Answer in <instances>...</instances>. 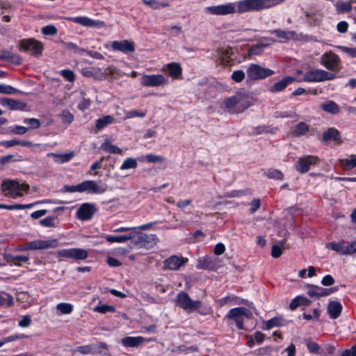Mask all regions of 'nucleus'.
Here are the masks:
<instances>
[{
	"instance_id": "obj_1",
	"label": "nucleus",
	"mask_w": 356,
	"mask_h": 356,
	"mask_svg": "<svg viewBox=\"0 0 356 356\" xmlns=\"http://www.w3.org/2000/svg\"><path fill=\"white\" fill-rule=\"evenodd\" d=\"M285 0H241L236 1L237 13L258 12L266 10L284 2Z\"/></svg>"
},
{
	"instance_id": "obj_2",
	"label": "nucleus",
	"mask_w": 356,
	"mask_h": 356,
	"mask_svg": "<svg viewBox=\"0 0 356 356\" xmlns=\"http://www.w3.org/2000/svg\"><path fill=\"white\" fill-rule=\"evenodd\" d=\"M223 104L229 112L241 113L252 104V98L245 92H238L232 97L225 98Z\"/></svg>"
},
{
	"instance_id": "obj_3",
	"label": "nucleus",
	"mask_w": 356,
	"mask_h": 356,
	"mask_svg": "<svg viewBox=\"0 0 356 356\" xmlns=\"http://www.w3.org/2000/svg\"><path fill=\"white\" fill-rule=\"evenodd\" d=\"M252 317V312L243 307H235L229 311L225 318L229 323L234 322L239 330H244V321L245 319H250Z\"/></svg>"
},
{
	"instance_id": "obj_4",
	"label": "nucleus",
	"mask_w": 356,
	"mask_h": 356,
	"mask_svg": "<svg viewBox=\"0 0 356 356\" xmlns=\"http://www.w3.org/2000/svg\"><path fill=\"white\" fill-rule=\"evenodd\" d=\"M296 78L297 82H322L334 79L335 75L323 70L313 68L306 71L302 77Z\"/></svg>"
},
{
	"instance_id": "obj_5",
	"label": "nucleus",
	"mask_w": 356,
	"mask_h": 356,
	"mask_svg": "<svg viewBox=\"0 0 356 356\" xmlns=\"http://www.w3.org/2000/svg\"><path fill=\"white\" fill-rule=\"evenodd\" d=\"M2 187L8 191L9 195L13 198L21 197L23 196V192H27L29 186L25 183H19L16 180H5L2 183Z\"/></svg>"
},
{
	"instance_id": "obj_6",
	"label": "nucleus",
	"mask_w": 356,
	"mask_h": 356,
	"mask_svg": "<svg viewBox=\"0 0 356 356\" xmlns=\"http://www.w3.org/2000/svg\"><path fill=\"white\" fill-rule=\"evenodd\" d=\"M169 82V79L161 74H143L140 78V84L144 87H163Z\"/></svg>"
},
{
	"instance_id": "obj_7",
	"label": "nucleus",
	"mask_w": 356,
	"mask_h": 356,
	"mask_svg": "<svg viewBox=\"0 0 356 356\" xmlns=\"http://www.w3.org/2000/svg\"><path fill=\"white\" fill-rule=\"evenodd\" d=\"M236 2H229L225 4L207 6L204 8V12L213 15H227L237 13Z\"/></svg>"
},
{
	"instance_id": "obj_8",
	"label": "nucleus",
	"mask_w": 356,
	"mask_h": 356,
	"mask_svg": "<svg viewBox=\"0 0 356 356\" xmlns=\"http://www.w3.org/2000/svg\"><path fill=\"white\" fill-rule=\"evenodd\" d=\"M176 305L180 307L184 310L191 312L199 309L202 303L198 300H193L185 292H180L177 294L175 299Z\"/></svg>"
},
{
	"instance_id": "obj_9",
	"label": "nucleus",
	"mask_w": 356,
	"mask_h": 356,
	"mask_svg": "<svg viewBox=\"0 0 356 356\" xmlns=\"http://www.w3.org/2000/svg\"><path fill=\"white\" fill-rule=\"evenodd\" d=\"M20 50L29 52L31 55L38 56L43 50L42 43L33 38L23 39L19 43Z\"/></svg>"
},
{
	"instance_id": "obj_10",
	"label": "nucleus",
	"mask_w": 356,
	"mask_h": 356,
	"mask_svg": "<svg viewBox=\"0 0 356 356\" xmlns=\"http://www.w3.org/2000/svg\"><path fill=\"white\" fill-rule=\"evenodd\" d=\"M275 72L268 68H264L257 64H251L247 69V76L250 80L263 79L274 74Z\"/></svg>"
},
{
	"instance_id": "obj_11",
	"label": "nucleus",
	"mask_w": 356,
	"mask_h": 356,
	"mask_svg": "<svg viewBox=\"0 0 356 356\" xmlns=\"http://www.w3.org/2000/svg\"><path fill=\"white\" fill-rule=\"evenodd\" d=\"M82 183V193L86 192L89 194H102L108 190V185L101 180H86Z\"/></svg>"
},
{
	"instance_id": "obj_12",
	"label": "nucleus",
	"mask_w": 356,
	"mask_h": 356,
	"mask_svg": "<svg viewBox=\"0 0 356 356\" xmlns=\"http://www.w3.org/2000/svg\"><path fill=\"white\" fill-rule=\"evenodd\" d=\"M56 254L60 257H65L75 260H83L88 257V251L81 248L62 249L58 250Z\"/></svg>"
},
{
	"instance_id": "obj_13",
	"label": "nucleus",
	"mask_w": 356,
	"mask_h": 356,
	"mask_svg": "<svg viewBox=\"0 0 356 356\" xmlns=\"http://www.w3.org/2000/svg\"><path fill=\"white\" fill-rule=\"evenodd\" d=\"M58 241L57 239L35 240L26 243L23 250H44L57 247Z\"/></svg>"
},
{
	"instance_id": "obj_14",
	"label": "nucleus",
	"mask_w": 356,
	"mask_h": 356,
	"mask_svg": "<svg viewBox=\"0 0 356 356\" xmlns=\"http://www.w3.org/2000/svg\"><path fill=\"white\" fill-rule=\"evenodd\" d=\"M64 19L69 22H74L86 27L102 28L105 26L104 22L99 20H94L86 16L65 17Z\"/></svg>"
},
{
	"instance_id": "obj_15",
	"label": "nucleus",
	"mask_w": 356,
	"mask_h": 356,
	"mask_svg": "<svg viewBox=\"0 0 356 356\" xmlns=\"http://www.w3.org/2000/svg\"><path fill=\"white\" fill-rule=\"evenodd\" d=\"M188 262V259L182 256L172 255L163 261V268L169 270H177Z\"/></svg>"
},
{
	"instance_id": "obj_16",
	"label": "nucleus",
	"mask_w": 356,
	"mask_h": 356,
	"mask_svg": "<svg viewBox=\"0 0 356 356\" xmlns=\"http://www.w3.org/2000/svg\"><path fill=\"white\" fill-rule=\"evenodd\" d=\"M96 211L97 209L93 204L84 203L76 210V216L82 221H87L92 218Z\"/></svg>"
},
{
	"instance_id": "obj_17",
	"label": "nucleus",
	"mask_w": 356,
	"mask_h": 356,
	"mask_svg": "<svg viewBox=\"0 0 356 356\" xmlns=\"http://www.w3.org/2000/svg\"><path fill=\"white\" fill-rule=\"evenodd\" d=\"M318 161V159L314 156H307L300 157L295 164V168L300 173L307 172L312 165H316Z\"/></svg>"
},
{
	"instance_id": "obj_18",
	"label": "nucleus",
	"mask_w": 356,
	"mask_h": 356,
	"mask_svg": "<svg viewBox=\"0 0 356 356\" xmlns=\"http://www.w3.org/2000/svg\"><path fill=\"white\" fill-rule=\"evenodd\" d=\"M232 51L230 47H226L218 49L214 55L216 63L223 66L229 65L232 61Z\"/></svg>"
},
{
	"instance_id": "obj_19",
	"label": "nucleus",
	"mask_w": 356,
	"mask_h": 356,
	"mask_svg": "<svg viewBox=\"0 0 356 356\" xmlns=\"http://www.w3.org/2000/svg\"><path fill=\"white\" fill-rule=\"evenodd\" d=\"M340 59L332 52L325 53L321 58V63L329 70H337L339 68Z\"/></svg>"
},
{
	"instance_id": "obj_20",
	"label": "nucleus",
	"mask_w": 356,
	"mask_h": 356,
	"mask_svg": "<svg viewBox=\"0 0 356 356\" xmlns=\"http://www.w3.org/2000/svg\"><path fill=\"white\" fill-rule=\"evenodd\" d=\"M110 46L113 51H121L124 54L135 51L134 42L128 40L113 41L110 43Z\"/></svg>"
},
{
	"instance_id": "obj_21",
	"label": "nucleus",
	"mask_w": 356,
	"mask_h": 356,
	"mask_svg": "<svg viewBox=\"0 0 356 356\" xmlns=\"http://www.w3.org/2000/svg\"><path fill=\"white\" fill-rule=\"evenodd\" d=\"M297 82V78L287 76L284 77L280 81H277L270 86L269 90L271 92H277L284 90L289 84Z\"/></svg>"
},
{
	"instance_id": "obj_22",
	"label": "nucleus",
	"mask_w": 356,
	"mask_h": 356,
	"mask_svg": "<svg viewBox=\"0 0 356 356\" xmlns=\"http://www.w3.org/2000/svg\"><path fill=\"white\" fill-rule=\"evenodd\" d=\"M0 104L3 106L8 107L10 110H19L23 111L26 108V104L10 98L0 99Z\"/></svg>"
},
{
	"instance_id": "obj_23",
	"label": "nucleus",
	"mask_w": 356,
	"mask_h": 356,
	"mask_svg": "<svg viewBox=\"0 0 356 356\" xmlns=\"http://www.w3.org/2000/svg\"><path fill=\"white\" fill-rule=\"evenodd\" d=\"M4 258L7 263L10 265L21 266L23 264L27 263L29 261L28 255H17V254H5Z\"/></svg>"
},
{
	"instance_id": "obj_24",
	"label": "nucleus",
	"mask_w": 356,
	"mask_h": 356,
	"mask_svg": "<svg viewBox=\"0 0 356 356\" xmlns=\"http://www.w3.org/2000/svg\"><path fill=\"white\" fill-rule=\"evenodd\" d=\"M337 289H324L318 286H312L311 289H309L307 291V294L310 297H324L330 295L334 291H336Z\"/></svg>"
},
{
	"instance_id": "obj_25",
	"label": "nucleus",
	"mask_w": 356,
	"mask_h": 356,
	"mask_svg": "<svg viewBox=\"0 0 356 356\" xmlns=\"http://www.w3.org/2000/svg\"><path fill=\"white\" fill-rule=\"evenodd\" d=\"M342 305L338 301H330L327 305V312L332 319L337 318L341 313Z\"/></svg>"
},
{
	"instance_id": "obj_26",
	"label": "nucleus",
	"mask_w": 356,
	"mask_h": 356,
	"mask_svg": "<svg viewBox=\"0 0 356 356\" xmlns=\"http://www.w3.org/2000/svg\"><path fill=\"white\" fill-rule=\"evenodd\" d=\"M269 32L271 34H275L279 38L280 42H286L294 39L296 36V33L293 31H284L277 29L270 31Z\"/></svg>"
},
{
	"instance_id": "obj_27",
	"label": "nucleus",
	"mask_w": 356,
	"mask_h": 356,
	"mask_svg": "<svg viewBox=\"0 0 356 356\" xmlns=\"http://www.w3.org/2000/svg\"><path fill=\"white\" fill-rule=\"evenodd\" d=\"M163 70H168L169 75L174 79H178L182 74V68L180 64L176 62L165 65Z\"/></svg>"
},
{
	"instance_id": "obj_28",
	"label": "nucleus",
	"mask_w": 356,
	"mask_h": 356,
	"mask_svg": "<svg viewBox=\"0 0 356 356\" xmlns=\"http://www.w3.org/2000/svg\"><path fill=\"white\" fill-rule=\"evenodd\" d=\"M145 341L144 337H126L121 339L120 342L124 347H137Z\"/></svg>"
},
{
	"instance_id": "obj_29",
	"label": "nucleus",
	"mask_w": 356,
	"mask_h": 356,
	"mask_svg": "<svg viewBox=\"0 0 356 356\" xmlns=\"http://www.w3.org/2000/svg\"><path fill=\"white\" fill-rule=\"evenodd\" d=\"M311 300L306 297L298 296L291 300L289 307L291 310L293 311L300 306L307 307L311 304Z\"/></svg>"
},
{
	"instance_id": "obj_30",
	"label": "nucleus",
	"mask_w": 356,
	"mask_h": 356,
	"mask_svg": "<svg viewBox=\"0 0 356 356\" xmlns=\"http://www.w3.org/2000/svg\"><path fill=\"white\" fill-rule=\"evenodd\" d=\"M74 152H71L65 154H56V153H49L47 154L48 157H53L54 161L58 163H64L70 161L74 156Z\"/></svg>"
},
{
	"instance_id": "obj_31",
	"label": "nucleus",
	"mask_w": 356,
	"mask_h": 356,
	"mask_svg": "<svg viewBox=\"0 0 356 356\" xmlns=\"http://www.w3.org/2000/svg\"><path fill=\"white\" fill-rule=\"evenodd\" d=\"M340 138V133L335 128H329L323 135V140L325 143L330 140L339 141Z\"/></svg>"
},
{
	"instance_id": "obj_32",
	"label": "nucleus",
	"mask_w": 356,
	"mask_h": 356,
	"mask_svg": "<svg viewBox=\"0 0 356 356\" xmlns=\"http://www.w3.org/2000/svg\"><path fill=\"white\" fill-rule=\"evenodd\" d=\"M334 6L337 13L339 14L348 13L352 9V4L350 0L347 1H343L341 0L334 1Z\"/></svg>"
},
{
	"instance_id": "obj_33",
	"label": "nucleus",
	"mask_w": 356,
	"mask_h": 356,
	"mask_svg": "<svg viewBox=\"0 0 356 356\" xmlns=\"http://www.w3.org/2000/svg\"><path fill=\"white\" fill-rule=\"evenodd\" d=\"M325 248L333 251H335L341 254H345V248H346V242L344 241H332L330 243H327L325 244Z\"/></svg>"
},
{
	"instance_id": "obj_34",
	"label": "nucleus",
	"mask_w": 356,
	"mask_h": 356,
	"mask_svg": "<svg viewBox=\"0 0 356 356\" xmlns=\"http://www.w3.org/2000/svg\"><path fill=\"white\" fill-rule=\"evenodd\" d=\"M81 74L86 77H94L97 80H102L105 77L102 70L99 67L94 68L92 70H83Z\"/></svg>"
},
{
	"instance_id": "obj_35",
	"label": "nucleus",
	"mask_w": 356,
	"mask_h": 356,
	"mask_svg": "<svg viewBox=\"0 0 356 356\" xmlns=\"http://www.w3.org/2000/svg\"><path fill=\"white\" fill-rule=\"evenodd\" d=\"M322 110L332 114H337L339 112V106L332 101H327L321 104Z\"/></svg>"
},
{
	"instance_id": "obj_36",
	"label": "nucleus",
	"mask_w": 356,
	"mask_h": 356,
	"mask_svg": "<svg viewBox=\"0 0 356 356\" xmlns=\"http://www.w3.org/2000/svg\"><path fill=\"white\" fill-rule=\"evenodd\" d=\"M114 118L111 115H104L96 121L95 127L98 130L103 129L108 124L113 123Z\"/></svg>"
},
{
	"instance_id": "obj_37",
	"label": "nucleus",
	"mask_w": 356,
	"mask_h": 356,
	"mask_svg": "<svg viewBox=\"0 0 356 356\" xmlns=\"http://www.w3.org/2000/svg\"><path fill=\"white\" fill-rule=\"evenodd\" d=\"M101 149L111 154H122V150L118 146L113 145L108 140H105L101 145Z\"/></svg>"
},
{
	"instance_id": "obj_38",
	"label": "nucleus",
	"mask_w": 356,
	"mask_h": 356,
	"mask_svg": "<svg viewBox=\"0 0 356 356\" xmlns=\"http://www.w3.org/2000/svg\"><path fill=\"white\" fill-rule=\"evenodd\" d=\"M143 3L154 10L168 7L170 6V3L167 1H160L159 0H143Z\"/></svg>"
},
{
	"instance_id": "obj_39",
	"label": "nucleus",
	"mask_w": 356,
	"mask_h": 356,
	"mask_svg": "<svg viewBox=\"0 0 356 356\" xmlns=\"http://www.w3.org/2000/svg\"><path fill=\"white\" fill-rule=\"evenodd\" d=\"M132 238V235H123V236H112V235H106L105 236V239L106 241L109 243H122L126 242L128 240Z\"/></svg>"
},
{
	"instance_id": "obj_40",
	"label": "nucleus",
	"mask_w": 356,
	"mask_h": 356,
	"mask_svg": "<svg viewBox=\"0 0 356 356\" xmlns=\"http://www.w3.org/2000/svg\"><path fill=\"white\" fill-rule=\"evenodd\" d=\"M145 160L151 163H161L165 161V158L161 155L148 154L142 157V161Z\"/></svg>"
},
{
	"instance_id": "obj_41",
	"label": "nucleus",
	"mask_w": 356,
	"mask_h": 356,
	"mask_svg": "<svg viewBox=\"0 0 356 356\" xmlns=\"http://www.w3.org/2000/svg\"><path fill=\"white\" fill-rule=\"evenodd\" d=\"M56 309L59 314H70L74 309L73 305L67 302H60L56 305Z\"/></svg>"
},
{
	"instance_id": "obj_42",
	"label": "nucleus",
	"mask_w": 356,
	"mask_h": 356,
	"mask_svg": "<svg viewBox=\"0 0 356 356\" xmlns=\"http://www.w3.org/2000/svg\"><path fill=\"white\" fill-rule=\"evenodd\" d=\"M212 259L209 257H202L198 259L196 268L197 269H209L211 267Z\"/></svg>"
},
{
	"instance_id": "obj_43",
	"label": "nucleus",
	"mask_w": 356,
	"mask_h": 356,
	"mask_svg": "<svg viewBox=\"0 0 356 356\" xmlns=\"http://www.w3.org/2000/svg\"><path fill=\"white\" fill-rule=\"evenodd\" d=\"M138 166V163L136 159L129 157L127 158L122 163L120 169L121 170H126L129 169L136 168Z\"/></svg>"
},
{
	"instance_id": "obj_44",
	"label": "nucleus",
	"mask_w": 356,
	"mask_h": 356,
	"mask_svg": "<svg viewBox=\"0 0 356 356\" xmlns=\"http://www.w3.org/2000/svg\"><path fill=\"white\" fill-rule=\"evenodd\" d=\"M265 175L269 179L277 180H282L284 177L282 172L277 169H269L265 172Z\"/></svg>"
},
{
	"instance_id": "obj_45",
	"label": "nucleus",
	"mask_w": 356,
	"mask_h": 356,
	"mask_svg": "<svg viewBox=\"0 0 356 356\" xmlns=\"http://www.w3.org/2000/svg\"><path fill=\"white\" fill-rule=\"evenodd\" d=\"M0 93L5 95H13L16 93H21V91L10 85L0 84Z\"/></svg>"
},
{
	"instance_id": "obj_46",
	"label": "nucleus",
	"mask_w": 356,
	"mask_h": 356,
	"mask_svg": "<svg viewBox=\"0 0 356 356\" xmlns=\"http://www.w3.org/2000/svg\"><path fill=\"white\" fill-rule=\"evenodd\" d=\"M147 115L146 111H138V110H131L126 113L124 120L131 119L134 118H144Z\"/></svg>"
},
{
	"instance_id": "obj_47",
	"label": "nucleus",
	"mask_w": 356,
	"mask_h": 356,
	"mask_svg": "<svg viewBox=\"0 0 356 356\" xmlns=\"http://www.w3.org/2000/svg\"><path fill=\"white\" fill-rule=\"evenodd\" d=\"M309 130V126L305 122H301L298 123L294 130V133L296 136H300L305 135Z\"/></svg>"
},
{
	"instance_id": "obj_48",
	"label": "nucleus",
	"mask_w": 356,
	"mask_h": 356,
	"mask_svg": "<svg viewBox=\"0 0 356 356\" xmlns=\"http://www.w3.org/2000/svg\"><path fill=\"white\" fill-rule=\"evenodd\" d=\"M284 249V242H281L280 243L277 244V245H273L272 247V250H271L272 257L274 258L280 257L282 255V251Z\"/></svg>"
},
{
	"instance_id": "obj_49",
	"label": "nucleus",
	"mask_w": 356,
	"mask_h": 356,
	"mask_svg": "<svg viewBox=\"0 0 356 356\" xmlns=\"http://www.w3.org/2000/svg\"><path fill=\"white\" fill-rule=\"evenodd\" d=\"M0 305L11 306L13 305V298L7 293H0Z\"/></svg>"
},
{
	"instance_id": "obj_50",
	"label": "nucleus",
	"mask_w": 356,
	"mask_h": 356,
	"mask_svg": "<svg viewBox=\"0 0 356 356\" xmlns=\"http://www.w3.org/2000/svg\"><path fill=\"white\" fill-rule=\"evenodd\" d=\"M233 302L234 304H243L245 302V300L241 298H238L236 296H226L220 300V303L221 306L226 305L228 302Z\"/></svg>"
},
{
	"instance_id": "obj_51",
	"label": "nucleus",
	"mask_w": 356,
	"mask_h": 356,
	"mask_svg": "<svg viewBox=\"0 0 356 356\" xmlns=\"http://www.w3.org/2000/svg\"><path fill=\"white\" fill-rule=\"evenodd\" d=\"M280 325V320L277 318H273L268 321H266L264 323V326L262 327L264 330H270L275 327Z\"/></svg>"
},
{
	"instance_id": "obj_52",
	"label": "nucleus",
	"mask_w": 356,
	"mask_h": 356,
	"mask_svg": "<svg viewBox=\"0 0 356 356\" xmlns=\"http://www.w3.org/2000/svg\"><path fill=\"white\" fill-rule=\"evenodd\" d=\"M94 311L101 314L114 312L115 307L109 305H99L95 307Z\"/></svg>"
},
{
	"instance_id": "obj_53",
	"label": "nucleus",
	"mask_w": 356,
	"mask_h": 356,
	"mask_svg": "<svg viewBox=\"0 0 356 356\" xmlns=\"http://www.w3.org/2000/svg\"><path fill=\"white\" fill-rule=\"evenodd\" d=\"M41 32L44 35H55L57 34L58 30L54 25H47L42 28Z\"/></svg>"
},
{
	"instance_id": "obj_54",
	"label": "nucleus",
	"mask_w": 356,
	"mask_h": 356,
	"mask_svg": "<svg viewBox=\"0 0 356 356\" xmlns=\"http://www.w3.org/2000/svg\"><path fill=\"white\" fill-rule=\"evenodd\" d=\"M62 121L67 124H70L74 120V115L67 110L63 111L60 115Z\"/></svg>"
},
{
	"instance_id": "obj_55",
	"label": "nucleus",
	"mask_w": 356,
	"mask_h": 356,
	"mask_svg": "<svg viewBox=\"0 0 356 356\" xmlns=\"http://www.w3.org/2000/svg\"><path fill=\"white\" fill-rule=\"evenodd\" d=\"M342 163L346 169H353L356 167V156H351L350 158L342 160Z\"/></svg>"
},
{
	"instance_id": "obj_56",
	"label": "nucleus",
	"mask_w": 356,
	"mask_h": 356,
	"mask_svg": "<svg viewBox=\"0 0 356 356\" xmlns=\"http://www.w3.org/2000/svg\"><path fill=\"white\" fill-rule=\"evenodd\" d=\"M40 224L46 227H56L55 218L51 216L47 217L40 220Z\"/></svg>"
},
{
	"instance_id": "obj_57",
	"label": "nucleus",
	"mask_w": 356,
	"mask_h": 356,
	"mask_svg": "<svg viewBox=\"0 0 356 356\" xmlns=\"http://www.w3.org/2000/svg\"><path fill=\"white\" fill-rule=\"evenodd\" d=\"M170 35L172 37L179 36L182 32V26L180 24H175L169 28Z\"/></svg>"
},
{
	"instance_id": "obj_58",
	"label": "nucleus",
	"mask_w": 356,
	"mask_h": 356,
	"mask_svg": "<svg viewBox=\"0 0 356 356\" xmlns=\"http://www.w3.org/2000/svg\"><path fill=\"white\" fill-rule=\"evenodd\" d=\"M307 348L308 350L312 353H315V354H318V355L320 354V348H321L320 346L315 342L307 341Z\"/></svg>"
},
{
	"instance_id": "obj_59",
	"label": "nucleus",
	"mask_w": 356,
	"mask_h": 356,
	"mask_svg": "<svg viewBox=\"0 0 356 356\" xmlns=\"http://www.w3.org/2000/svg\"><path fill=\"white\" fill-rule=\"evenodd\" d=\"M65 191L67 193H82V183L78 184L77 185L69 186L66 185L64 186Z\"/></svg>"
},
{
	"instance_id": "obj_60",
	"label": "nucleus",
	"mask_w": 356,
	"mask_h": 356,
	"mask_svg": "<svg viewBox=\"0 0 356 356\" xmlns=\"http://www.w3.org/2000/svg\"><path fill=\"white\" fill-rule=\"evenodd\" d=\"M60 74L63 76L67 81L72 82L74 81L75 76L74 72L70 70H62Z\"/></svg>"
},
{
	"instance_id": "obj_61",
	"label": "nucleus",
	"mask_w": 356,
	"mask_h": 356,
	"mask_svg": "<svg viewBox=\"0 0 356 356\" xmlns=\"http://www.w3.org/2000/svg\"><path fill=\"white\" fill-rule=\"evenodd\" d=\"M232 79L234 81L240 83L245 79V72L243 70H235L232 74Z\"/></svg>"
},
{
	"instance_id": "obj_62",
	"label": "nucleus",
	"mask_w": 356,
	"mask_h": 356,
	"mask_svg": "<svg viewBox=\"0 0 356 356\" xmlns=\"http://www.w3.org/2000/svg\"><path fill=\"white\" fill-rule=\"evenodd\" d=\"M24 122L29 125L31 129H38L41 124L40 120L36 118H26Z\"/></svg>"
},
{
	"instance_id": "obj_63",
	"label": "nucleus",
	"mask_w": 356,
	"mask_h": 356,
	"mask_svg": "<svg viewBox=\"0 0 356 356\" xmlns=\"http://www.w3.org/2000/svg\"><path fill=\"white\" fill-rule=\"evenodd\" d=\"M77 350L82 354L96 353L95 347L92 345L79 346L77 348Z\"/></svg>"
},
{
	"instance_id": "obj_64",
	"label": "nucleus",
	"mask_w": 356,
	"mask_h": 356,
	"mask_svg": "<svg viewBox=\"0 0 356 356\" xmlns=\"http://www.w3.org/2000/svg\"><path fill=\"white\" fill-rule=\"evenodd\" d=\"M339 356H356V344L349 349L341 351Z\"/></svg>"
}]
</instances>
